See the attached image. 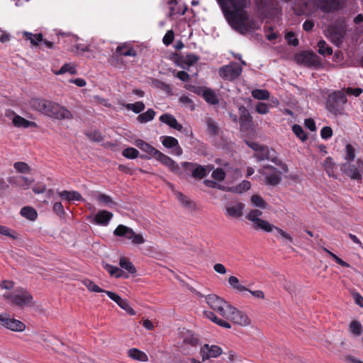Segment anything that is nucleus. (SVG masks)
Masks as SVG:
<instances>
[{"label": "nucleus", "instance_id": "nucleus-46", "mask_svg": "<svg viewBox=\"0 0 363 363\" xmlns=\"http://www.w3.org/2000/svg\"><path fill=\"white\" fill-rule=\"evenodd\" d=\"M349 330L355 335H360L362 333L363 328L359 321L352 320L350 324Z\"/></svg>", "mask_w": 363, "mask_h": 363}, {"label": "nucleus", "instance_id": "nucleus-32", "mask_svg": "<svg viewBox=\"0 0 363 363\" xmlns=\"http://www.w3.org/2000/svg\"><path fill=\"white\" fill-rule=\"evenodd\" d=\"M203 97L207 103L212 105L218 104L219 102L216 91L210 88H206Z\"/></svg>", "mask_w": 363, "mask_h": 363}, {"label": "nucleus", "instance_id": "nucleus-41", "mask_svg": "<svg viewBox=\"0 0 363 363\" xmlns=\"http://www.w3.org/2000/svg\"><path fill=\"white\" fill-rule=\"evenodd\" d=\"M66 72H69L71 74H76L77 69L75 65L72 63H66L58 71H56L54 73L56 75H60Z\"/></svg>", "mask_w": 363, "mask_h": 363}, {"label": "nucleus", "instance_id": "nucleus-33", "mask_svg": "<svg viewBox=\"0 0 363 363\" xmlns=\"http://www.w3.org/2000/svg\"><path fill=\"white\" fill-rule=\"evenodd\" d=\"M20 213L23 217L31 221H34L38 217L37 211L30 206L22 208Z\"/></svg>", "mask_w": 363, "mask_h": 363}, {"label": "nucleus", "instance_id": "nucleus-45", "mask_svg": "<svg viewBox=\"0 0 363 363\" xmlns=\"http://www.w3.org/2000/svg\"><path fill=\"white\" fill-rule=\"evenodd\" d=\"M318 52L322 55H331L333 54V49L328 46L325 41L323 40L318 43Z\"/></svg>", "mask_w": 363, "mask_h": 363}, {"label": "nucleus", "instance_id": "nucleus-6", "mask_svg": "<svg viewBox=\"0 0 363 363\" xmlns=\"http://www.w3.org/2000/svg\"><path fill=\"white\" fill-rule=\"evenodd\" d=\"M347 101L344 90L335 91L328 95L326 108L335 115H342L344 113L343 106Z\"/></svg>", "mask_w": 363, "mask_h": 363}, {"label": "nucleus", "instance_id": "nucleus-18", "mask_svg": "<svg viewBox=\"0 0 363 363\" xmlns=\"http://www.w3.org/2000/svg\"><path fill=\"white\" fill-rule=\"evenodd\" d=\"M222 349L217 345H205L201 348L200 355L202 357V360L205 361L210 358H216L222 354Z\"/></svg>", "mask_w": 363, "mask_h": 363}, {"label": "nucleus", "instance_id": "nucleus-30", "mask_svg": "<svg viewBox=\"0 0 363 363\" xmlns=\"http://www.w3.org/2000/svg\"><path fill=\"white\" fill-rule=\"evenodd\" d=\"M62 199L67 201H81V194L76 191H62L58 193Z\"/></svg>", "mask_w": 363, "mask_h": 363}, {"label": "nucleus", "instance_id": "nucleus-11", "mask_svg": "<svg viewBox=\"0 0 363 363\" xmlns=\"http://www.w3.org/2000/svg\"><path fill=\"white\" fill-rule=\"evenodd\" d=\"M113 234L117 237H123L130 240L133 245H142L145 242L143 235L135 233L132 228L124 225H118Z\"/></svg>", "mask_w": 363, "mask_h": 363}, {"label": "nucleus", "instance_id": "nucleus-38", "mask_svg": "<svg viewBox=\"0 0 363 363\" xmlns=\"http://www.w3.org/2000/svg\"><path fill=\"white\" fill-rule=\"evenodd\" d=\"M104 268L111 277L119 278L123 276V270L116 266L106 264L104 265Z\"/></svg>", "mask_w": 363, "mask_h": 363}, {"label": "nucleus", "instance_id": "nucleus-50", "mask_svg": "<svg viewBox=\"0 0 363 363\" xmlns=\"http://www.w3.org/2000/svg\"><path fill=\"white\" fill-rule=\"evenodd\" d=\"M355 157V149L350 145L347 144L345 147V159L347 160L346 162H352Z\"/></svg>", "mask_w": 363, "mask_h": 363}, {"label": "nucleus", "instance_id": "nucleus-12", "mask_svg": "<svg viewBox=\"0 0 363 363\" xmlns=\"http://www.w3.org/2000/svg\"><path fill=\"white\" fill-rule=\"evenodd\" d=\"M346 31V25L344 21L330 25L326 31V35L335 45L342 43Z\"/></svg>", "mask_w": 363, "mask_h": 363}, {"label": "nucleus", "instance_id": "nucleus-26", "mask_svg": "<svg viewBox=\"0 0 363 363\" xmlns=\"http://www.w3.org/2000/svg\"><path fill=\"white\" fill-rule=\"evenodd\" d=\"M156 160L168 167L172 172L175 173L179 172V167L176 162L164 153L161 152L159 154V156Z\"/></svg>", "mask_w": 363, "mask_h": 363}, {"label": "nucleus", "instance_id": "nucleus-25", "mask_svg": "<svg viewBox=\"0 0 363 363\" xmlns=\"http://www.w3.org/2000/svg\"><path fill=\"white\" fill-rule=\"evenodd\" d=\"M135 145L142 151L146 152L150 156L153 157L155 159H157L159 156V154L161 153L160 151L155 149L151 145L140 139L136 140L135 141Z\"/></svg>", "mask_w": 363, "mask_h": 363}, {"label": "nucleus", "instance_id": "nucleus-10", "mask_svg": "<svg viewBox=\"0 0 363 363\" xmlns=\"http://www.w3.org/2000/svg\"><path fill=\"white\" fill-rule=\"evenodd\" d=\"M341 171L352 179L361 180L363 175V160L357 159L354 162H345L341 166Z\"/></svg>", "mask_w": 363, "mask_h": 363}, {"label": "nucleus", "instance_id": "nucleus-57", "mask_svg": "<svg viewBox=\"0 0 363 363\" xmlns=\"http://www.w3.org/2000/svg\"><path fill=\"white\" fill-rule=\"evenodd\" d=\"M22 179L23 176H13L10 177L8 181L12 186L22 188Z\"/></svg>", "mask_w": 363, "mask_h": 363}, {"label": "nucleus", "instance_id": "nucleus-23", "mask_svg": "<svg viewBox=\"0 0 363 363\" xmlns=\"http://www.w3.org/2000/svg\"><path fill=\"white\" fill-rule=\"evenodd\" d=\"M199 59V57L194 54L180 55L177 57L176 62L178 66L186 69L195 64Z\"/></svg>", "mask_w": 363, "mask_h": 363}, {"label": "nucleus", "instance_id": "nucleus-43", "mask_svg": "<svg viewBox=\"0 0 363 363\" xmlns=\"http://www.w3.org/2000/svg\"><path fill=\"white\" fill-rule=\"evenodd\" d=\"M119 265L121 268L125 269L130 274H135L136 269L132 262L125 257H121L119 261Z\"/></svg>", "mask_w": 363, "mask_h": 363}, {"label": "nucleus", "instance_id": "nucleus-7", "mask_svg": "<svg viewBox=\"0 0 363 363\" xmlns=\"http://www.w3.org/2000/svg\"><path fill=\"white\" fill-rule=\"evenodd\" d=\"M4 297L11 304L18 307L29 306L33 299V296L23 288L16 289L13 293H7Z\"/></svg>", "mask_w": 363, "mask_h": 363}, {"label": "nucleus", "instance_id": "nucleus-58", "mask_svg": "<svg viewBox=\"0 0 363 363\" xmlns=\"http://www.w3.org/2000/svg\"><path fill=\"white\" fill-rule=\"evenodd\" d=\"M256 111L259 114H266L269 112V106L262 102H259L255 106Z\"/></svg>", "mask_w": 363, "mask_h": 363}, {"label": "nucleus", "instance_id": "nucleus-40", "mask_svg": "<svg viewBox=\"0 0 363 363\" xmlns=\"http://www.w3.org/2000/svg\"><path fill=\"white\" fill-rule=\"evenodd\" d=\"M82 284L87 288V289L91 292L96 293H105L107 291L101 289L98 285H96L93 281L85 279L82 281Z\"/></svg>", "mask_w": 363, "mask_h": 363}, {"label": "nucleus", "instance_id": "nucleus-16", "mask_svg": "<svg viewBox=\"0 0 363 363\" xmlns=\"http://www.w3.org/2000/svg\"><path fill=\"white\" fill-rule=\"evenodd\" d=\"M182 166L184 169L192 172V177L196 179H201L204 177L211 169L208 166L197 165L191 162H184Z\"/></svg>", "mask_w": 363, "mask_h": 363}, {"label": "nucleus", "instance_id": "nucleus-8", "mask_svg": "<svg viewBox=\"0 0 363 363\" xmlns=\"http://www.w3.org/2000/svg\"><path fill=\"white\" fill-rule=\"evenodd\" d=\"M258 172L262 177L264 184L268 186H277L281 181V172L272 165H264L259 169Z\"/></svg>", "mask_w": 363, "mask_h": 363}, {"label": "nucleus", "instance_id": "nucleus-51", "mask_svg": "<svg viewBox=\"0 0 363 363\" xmlns=\"http://www.w3.org/2000/svg\"><path fill=\"white\" fill-rule=\"evenodd\" d=\"M71 51L75 52L77 55H81L84 52H89L90 45L83 43H77L74 48L71 49Z\"/></svg>", "mask_w": 363, "mask_h": 363}, {"label": "nucleus", "instance_id": "nucleus-49", "mask_svg": "<svg viewBox=\"0 0 363 363\" xmlns=\"http://www.w3.org/2000/svg\"><path fill=\"white\" fill-rule=\"evenodd\" d=\"M13 167L16 172L19 173H30L31 168L30 166L23 162H16L13 164Z\"/></svg>", "mask_w": 363, "mask_h": 363}, {"label": "nucleus", "instance_id": "nucleus-61", "mask_svg": "<svg viewBox=\"0 0 363 363\" xmlns=\"http://www.w3.org/2000/svg\"><path fill=\"white\" fill-rule=\"evenodd\" d=\"M185 88L192 92L196 93L198 95H201L203 96V93L206 87L201 86H196L194 85H186Z\"/></svg>", "mask_w": 363, "mask_h": 363}, {"label": "nucleus", "instance_id": "nucleus-55", "mask_svg": "<svg viewBox=\"0 0 363 363\" xmlns=\"http://www.w3.org/2000/svg\"><path fill=\"white\" fill-rule=\"evenodd\" d=\"M225 354L227 356L228 362H230L232 363L242 362V357L238 355V354L233 351H229Z\"/></svg>", "mask_w": 363, "mask_h": 363}, {"label": "nucleus", "instance_id": "nucleus-64", "mask_svg": "<svg viewBox=\"0 0 363 363\" xmlns=\"http://www.w3.org/2000/svg\"><path fill=\"white\" fill-rule=\"evenodd\" d=\"M345 93V95L346 94H352V95H354L355 96H359L363 90L360 88H351V87H348L346 89H343Z\"/></svg>", "mask_w": 363, "mask_h": 363}, {"label": "nucleus", "instance_id": "nucleus-27", "mask_svg": "<svg viewBox=\"0 0 363 363\" xmlns=\"http://www.w3.org/2000/svg\"><path fill=\"white\" fill-rule=\"evenodd\" d=\"M112 218V213L105 210H101L95 215L94 221L96 224L106 225Z\"/></svg>", "mask_w": 363, "mask_h": 363}, {"label": "nucleus", "instance_id": "nucleus-47", "mask_svg": "<svg viewBox=\"0 0 363 363\" xmlns=\"http://www.w3.org/2000/svg\"><path fill=\"white\" fill-rule=\"evenodd\" d=\"M128 110H130L135 113H140L145 109V104L142 101H137L134 104H128L125 106Z\"/></svg>", "mask_w": 363, "mask_h": 363}, {"label": "nucleus", "instance_id": "nucleus-31", "mask_svg": "<svg viewBox=\"0 0 363 363\" xmlns=\"http://www.w3.org/2000/svg\"><path fill=\"white\" fill-rule=\"evenodd\" d=\"M128 357L131 359L143 362H145L148 361L147 355L143 351L136 349L132 348L128 351Z\"/></svg>", "mask_w": 363, "mask_h": 363}, {"label": "nucleus", "instance_id": "nucleus-20", "mask_svg": "<svg viewBox=\"0 0 363 363\" xmlns=\"http://www.w3.org/2000/svg\"><path fill=\"white\" fill-rule=\"evenodd\" d=\"M160 141L165 147L174 148L172 152L174 155L177 156L182 155L183 150L175 138L172 136H162L160 137Z\"/></svg>", "mask_w": 363, "mask_h": 363}, {"label": "nucleus", "instance_id": "nucleus-13", "mask_svg": "<svg viewBox=\"0 0 363 363\" xmlns=\"http://www.w3.org/2000/svg\"><path fill=\"white\" fill-rule=\"evenodd\" d=\"M0 325L7 330L17 333H22L26 328L24 323L6 313L0 314Z\"/></svg>", "mask_w": 363, "mask_h": 363}, {"label": "nucleus", "instance_id": "nucleus-3", "mask_svg": "<svg viewBox=\"0 0 363 363\" xmlns=\"http://www.w3.org/2000/svg\"><path fill=\"white\" fill-rule=\"evenodd\" d=\"M262 214L263 213L261 210L253 208L248 211L245 218L251 222L252 227L255 230H262L266 233H271L274 230L284 240L289 243L293 242V238L289 233L283 230L281 228L274 225L269 221L262 219Z\"/></svg>", "mask_w": 363, "mask_h": 363}, {"label": "nucleus", "instance_id": "nucleus-56", "mask_svg": "<svg viewBox=\"0 0 363 363\" xmlns=\"http://www.w3.org/2000/svg\"><path fill=\"white\" fill-rule=\"evenodd\" d=\"M285 38L289 44L296 46L298 44V40L296 38L295 34L292 31H289L285 35Z\"/></svg>", "mask_w": 363, "mask_h": 363}, {"label": "nucleus", "instance_id": "nucleus-29", "mask_svg": "<svg viewBox=\"0 0 363 363\" xmlns=\"http://www.w3.org/2000/svg\"><path fill=\"white\" fill-rule=\"evenodd\" d=\"M93 196L96 201L101 206L112 207L116 205V203L113 201L112 198L107 194L100 192H95L94 193Z\"/></svg>", "mask_w": 363, "mask_h": 363}, {"label": "nucleus", "instance_id": "nucleus-52", "mask_svg": "<svg viewBox=\"0 0 363 363\" xmlns=\"http://www.w3.org/2000/svg\"><path fill=\"white\" fill-rule=\"evenodd\" d=\"M122 155L128 159H135L139 155V152L134 147H128L123 150Z\"/></svg>", "mask_w": 363, "mask_h": 363}, {"label": "nucleus", "instance_id": "nucleus-5", "mask_svg": "<svg viewBox=\"0 0 363 363\" xmlns=\"http://www.w3.org/2000/svg\"><path fill=\"white\" fill-rule=\"evenodd\" d=\"M345 0H308L303 4L298 11L294 9L296 13L301 15L308 10L320 9L324 11H330L339 9Z\"/></svg>", "mask_w": 363, "mask_h": 363}, {"label": "nucleus", "instance_id": "nucleus-60", "mask_svg": "<svg viewBox=\"0 0 363 363\" xmlns=\"http://www.w3.org/2000/svg\"><path fill=\"white\" fill-rule=\"evenodd\" d=\"M333 135V130L329 126L323 127L320 130V136L323 139L327 140Z\"/></svg>", "mask_w": 363, "mask_h": 363}, {"label": "nucleus", "instance_id": "nucleus-15", "mask_svg": "<svg viewBox=\"0 0 363 363\" xmlns=\"http://www.w3.org/2000/svg\"><path fill=\"white\" fill-rule=\"evenodd\" d=\"M294 59L298 64L304 65L308 67H318L320 65L319 57L312 52H301L297 54Z\"/></svg>", "mask_w": 363, "mask_h": 363}, {"label": "nucleus", "instance_id": "nucleus-22", "mask_svg": "<svg viewBox=\"0 0 363 363\" xmlns=\"http://www.w3.org/2000/svg\"><path fill=\"white\" fill-rule=\"evenodd\" d=\"M13 116L11 118L12 124L16 128H38V125L34 121H30L23 117L13 113Z\"/></svg>", "mask_w": 363, "mask_h": 363}, {"label": "nucleus", "instance_id": "nucleus-42", "mask_svg": "<svg viewBox=\"0 0 363 363\" xmlns=\"http://www.w3.org/2000/svg\"><path fill=\"white\" fill-rule=\"evenodd\" d=\"M23 35L26 37L27 40H30L33 45H38L40 42L43 41V35L41 33L33 34L29 32H24Z\"/></svg>", "mask_w": 363, "mask_h": 363}, {"label": "nucleus", "instance_id": "nucleus-36", "mask_svg": "<svg viewBox=\"0 0 363 363\" xmlns=\"http://www.w3.org/2000/svg\"><path fill=\"white\" fill-rule=\"evenodd\" d=\"M250 202L252 206L255 208H259L260 209H266L267 208V203L264 200V199L259 195L255 194L250 197Z\"/></svg>", "mask_w": 363, "mask_h": 363}, {"label": "nucleus", "instance_id": "nucleus-19", "mask_svg": "<svg viewBox=\"0 0 363 363\" xmlns=\"http://www.w3.org/2000/svg\"><path fill=\"white\" fill-rule=\"evenodd\" d=\"M273 152V150H270L268 147L264 146L257 152L255 153V157H256L258 161L269 160L278 164L280 163V161L276 155L272 154Z\"/></svg>", "mask_w": 363, "mask_h": 363}, {"label": "nucleus", "instance_id": "nucleus-1", "mask_svg": "<svg viewBox=\"0 0 363 363\" xmlns=\"http://www.w3.org/2000/svg\"><path fill=\"white\" fill-rule=\"evenodd\" d=\"M225 18L231 27L241 34L257 29L259 26L251 18L246 9L251 0H217Z\"/></svg>", "mask_w": 363, "mask_h": 363}, {"label": "nucleus", "instance_id": "nucleus-2", "mask_svg": "<svg viewBox=\"0 0 363 363\" xmlns=\"http://www.w3.org/2000/svg\"><path fill=\"white\" fill-rule=\"evenodd\" d=\"M33 109L49 118L56 120H71L72 112L60 104L43 98H33L30 101Z\"/></svg>", "mask_w": 363, "mask_h": 363}, {"label": "nucleus", "instance_id": "nucleus-63", "mask_svg": "<svg viewBox=\"0 0 363 363\" xmlns=\"http://www.w3.org/2000/svg\"><path fill=\"white\" fill-rule=\"evenodd\" d=\"M87 135L91 140H93L94 142H100L103 140L101 134L96 130L90 132L89 133L87 134Z\"/></svg>", "mask_w": 363, "mask_h": 363}, {"label": "nucleus", "instance_id": "nucleus-28", "mask_svg": "<svg viewBox=\"0 0 363 363\" xmlns=\"http://www.w3.org/2000/svg\"><path fill=\"white\" fill-rule=\"evenodd\" d=\"M160 121L179 131H181L183 128L182 125L177 122L175 117L171 114L165 113L160 116Z\"/></svg>", "mask_w": 363, "mask_h": 363}, {"label": "nucleus", "instance_id": "nucleus-53", "mask_svg": "<svg viewBox=\"0 0 363 363\" xmlns=\"http://www.w3.org/2000/svg\"><path fill=\"white\" fill-rule=\"evenodd\" d=\"M324 251H325L338 264L345 267H350V265L347 262H345L342 259H340L339 257H337L335 254L333 253L328 249L323 247V248Z\"/></svg>", "mask_w": 363, "mask_h": 363}, {"label": "nucleus", "instance_id": "nucleus-21", "mask_svg": "<svg viewBox=\"0 0 363 363\" xmlns=\"http://www.w3.org/2000/svg\"><path fill=\"white\" fill-rule=\"evenodd\" d=\"M244 208V203L241 202H235L226 206L225 214L227 216L238 218L242 216Z\"/></svg>", "mask_w": 363, "mask_h": 363}, {"label": "nucleus", "instance_id": "nucleus-44", "mask_svg": "<svg viewBox=\"0 0 363 363\" xmlns=\"http://www.w3.org/2000/svg\"><path fill=\"white\" fill-rule=\"evenodd\" d=\"M252 96L258 100H267L269 99L270 94L266 89H256L252 91Z\"/></svg>", "mask_w": 363, "mask_h": 363}, {"label": "nucleus", "instance_id": "nucleus-54", "mask_svg": "<svg viewBox=\"0 0 363 363\" xmlns=\"http://www.w3.org/2000/svg\"><path fill=\"white\" fill-rule=\"evenodd\" d=\"M226 172L221 168H217L212 173V177L215 180L222 182L225 177Z\"/></svg>", "mask_w": 363, "mask_h": 363}, {"label": "nucleus", "instance_id": "nucleus-39", "mask_svg": "<svg viewBox=\"0 0 363 363\" xmlns=\"http://www.w3.org/2000/svg\"><path fill=\"white\" fill-rule=\"evenodd\" d=\"M251 188V183L247 180H243L238 185L230 188V191L236 194H242Z\"/></svg>", "mask_w": 363, "mask_h": 363}, {"label": "nucleus", "instance_id": "nucleus-24", "mask_svg": "<svg viewBox=\"0 0 363 363\" xmlns=\"http://www.w3.org/2000/svg\"><path fill=\"white\" fill-rule=\"evenodd\" d=\"M240 126L241 131H247L252 126V117L248 111L244 107L240 106Z\"/></svg>", "mask_w": 363, "mask_h": 363}, {"label": "nucleus", "instance_id": "nucleus-48", "mask_svg": "<svg viewBox=\"0 0 363 363\" xmlns=\"http://www.w3.org/2000/svg\"><path fill=\"white\" fill-rule=\"evenodd\" d=\"M292 130L296 137L298 138L302 142H304L307 140L308 136L301 125L294 124L292 126Z\"/></svg>", "mask_w": 363, "mask_h": 363}, {"label": "nucleus", "instance_id": "nucleus-14", "mask_svg": "<svg viewBox=\"0 0 363 363\" xmlns=\"http://www.w3.org/2000/svg\"><path fill=\"white\" fill-rule=\"evenodd\" d=\"M242 72V67L235 62L221 67L218 74L224 80L233 81L240 77Z\"/></svg>", "mask_w": 363, "mask_h": 363}, {"label": "nucleus", "instance_id": "nucleus-35", "mask_svg": "<svg viewBox=\"0 0 363 363\" xmlns=\"http://www.w3.org/2000/svg\"><path fill=\"white\" fill-rule=\"evenodd\" d=\"M155 115V111L152 108H149L145 113L139 114L137 117V121L140 123H145L152 121Z\"/></svg>", "mask_w": 363, "mask_h": 363}, {"label": "nucleus", "instance_id": "nucleus-4", "mask_svg": "<svg viewBox=\"0 0 363 363\" xmlns=\"http://www.w3.org/2000/svg\"><path fill=\"white\" fill-rule=\"evenodd\" d=\"M203 315L206 318L211 320L218 325L227 329L231 328V325L227 321V320L242 327L247 326L251 323L250 318L245 313L237 310L233 306H231L229 312L224 319L219 318L210 311H205L203 312Z\"/></svg>", "mask_w": 363, "mask_h": 363}, {"label": "nucleus", "instance_id": "nucleus-17", "mask_svg": "<svg viewBox=\"0 0 363 363\" xmlns=\"http://www.w3.org/2000/svg\"><path fill=\"white\" fill-rule=\"evenodd\" d=\"M106 294L112 301L116 302L121 308L126 311L128 314L130 315H135V311L130 306L127 299L122 298L120 296L112 291H106Z\"/></svg>", "mask_w": 363, "mask_h": 363}, {"label": "nucleus", "instance_id": "nucleus-9", "mask_svg": "<svg viewBox=\"0 0 363 363\" xmlns=\"http://www.w3.org/2000/svg\"><path fill=\"white\" fill-rule=\"evenodd\" d=\"M205 298L206 302L211 309L217 312L223 318H225L232 306L230 303L216 294L208 295Z\"/></svg>", "mask_w": 363, "mask_h": 363}, {"label": "nucleus", "instance_id": "nucleus-37", "mask_svg": "<svg viewBox=\"0 0 363 363\" xmlns=\"http://www.w3.org/2000/svg\"><path fill=\"white\" fill-rule=\"evenodd\" d=\"M116 55L120 56H135L136 52L135 50L131 48L128 47L126 45H123L118 46L116 48Z\"/></svg>", "mask_w": 363, "mask_h": 363}, {"label": "nucleus", "instance_id": "nucleus-34", "mask_svg": "<svg viewBox=\"0 0 363 363\" xmlns=\"http://www.w3.org/2000/svg\"><path fill=\"white\" fill-rule=\"evenodd\" d=\"M228 281L230 287L238 292H244L248 291L247 287L240 284L238 278L235 276H230L228 278Z\"/></svg>", "mask_w": 363, "mask_h": 363}, {"label": "nucleus", "instance_id": "nucleus-62", "mask_svg": "<svg viewBox=\"0 0 363 363\" xmlns=\"http://www.w3.org/2000/svg\"><path fill=\"white\" fill-rule=\"evenodd\" d=\"M184 342L185 344L190 345L191 346H196L199 343V340L197 337H194L191 334H189L184 339Z\"/></svg>", "mask_w": 363, "mask_h": 363}, {"label": "nucleus", "instance_id": "nucleus-59", "mask_svg": "<svg viewBox=\"0 0 363 363\" xmlns=\"http://www.w3.org/2000/svg\"><path fill=\"white\" fill-rule=\"evenodd\" d=\"M174 38V32L172 30H168L163 37L162 42L165 45H169L173 42Z\"/></svg>", "mask_w": 363, "mask_h": 363}]
</instances>
